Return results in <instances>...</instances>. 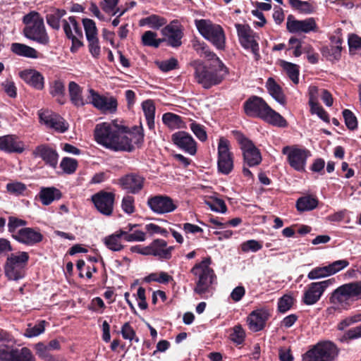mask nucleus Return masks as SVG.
Returning <instances> with one entry per match:
<instances>
[{
  "label": "nucleus",
  "instance_id": "obj_1",
  "mask_svg": "<svg viewBox=\"0 0 361 361\" xmlns=\"http://www.w3.org/2000/svg\"><path fill=\"white\" fill-rule=\"evenodd\" d=\"M123 128L115 121L103 122L96 125L94 130L95 141L103 147L115 152H131L133 143L143 141L144 134L138 130L137 134H124Z\"/></svg>",
  "mask_w": 361,
  "mask_h": 361
},
{
  "label": "nucleus",
  "instance_id": "obj_2",
  "mask_svg": "<svg viewBox=\"0 0 361 361\" xmlns=\"http://www.w3.org/2000/svg\"><path fill=\"white\" fill-rule=\"evenodd\" d=\"M211 61L212 62L209 66L200 60H195L190 63V66L194 70L195 81L205 89L221 83L228 74L227 68L219 58Z\"/></svg>",
  "mask_w": 361,
  "mask_h": 361
},
{
  "label": "nucleus",
  "instance_id": "obj_3",
  "mask_svg": "<svg viewBox=\"0 0 361 361\" xmlns=\"http://www.w3.org/2000/svg\"><path fill=\"white\" fill-rule=\"evenodd\" d=\"M211 262L210 257H205L200 262L196 263L190 270L195 278L194 293L204 298L213 295L214 285L216 284V276L210 267Z\"/></svg>",
  "mask_w": 361,
  "mask_h": 361
},
{
  "label": "nucleus",
  "instance_id": "obj_4",
  "mask_svg": "<svg viewBox=\"0 0 361 361\" xmlns=\"http://www.w3.org/2000/svg\"><path fill=\"white\" fill-rule=\"evenodd\" d=\"M244 111L250 117L259 118L274 126L285 128L286 120L278 112L273 110L267 103L257 96H252L244 103Z\"/></svg>",
  "mask_w": 361,
  "mask_h": 361
},
{
  "label": "nucleus",
  "instance_id": "obj_5",
  "mask_svg": "<svg viewBox=\"0 0 361 361\" xmlns=\"http://www.w3.org/2000/svg\"><path fill=\"white\" fill-rule=\"evenodd\" d=\"M359 299H361V281L345 283L331 293L329 297L331 306L326 309V312L330 314L335 310H348Z\"/></svg>",
  "mask_w": 361,
  "mask_h": 361
},
{
  "label": "nucleus",
  "instance_id": "obj_6",
  "mask_svg": "<svg viewBox=\"0 0 361 361\" xmlns=\"http://www.w3.org/2000/svg\"><path fill=\"white\" fill-rule=\"evenodd\" d=\"M25 25L23 34L25 37L40 44L47 45L49 42V37L46 31L44 20L35 11H31L23 17Z\"/></svg>",
  "mask_w": 361,
  "mask_h": 361
},
{
  "label": "nucleus",
  "instance_id": "obj_7",
  "mask_svg": "<svg viewBox=\"0 0 361 361\" xmlns=\"http://www.w3.org/2000/svg\"><path fill=\"white\" fill-rule=\"evenodd\" d=\"M11 336L0 330V361H36L31 350L26 348L18 349L11 345Z\"/></svg>",
  "mask_w": 361,
  "mask_h": 361
},
{
  "label": "nucleus",
  "instance_id": "obj_8",
  "mask_svg": "<svg viewBox=\"0 0 361 361\" xmlns=\"http://www.w3.org/2000/svg\"><path fill=\"white\" fill-rule=\"evenodd\" d=\"M195 25L200 34L211 42L216 49L223 50L226 44V35L223 27L210 20H195Z\"/></svg>",
  "mask_w": 361,
  "mask_h": 361
},
{
  "label": "nucleus",
  "instance_id": "obj_9",
  "mask_svg": "<svg viewBox=\"0 0 361 361\" xmlns=\"http://www.w3.org/2000/svg\"><path fill=\"white\" fill-rule=\"evenodd\" d=\"M339 353V349L330 341L317 343L302 356V361H334Z\"/></svg>",
  "mask_w": 361,
  "mask_h": 361
},
{
  "label": "nucleus",
  "instance_id": "obj_10",
  "mask_svg": "<svg viewBox=\"0 0 361 361\" xmlns=\"http://www.w3.org/2000/svg\"><path fill=\"white\" fill-rule=\"evenodd\" d=\"M29 259L26 252L11 254L6 259L5 274L9 280L18 281L24 278L25 267Z\"/></svg>",
  "mask_w": 361,
  "mask_h": 361
},
{
  "label": "nucleus",
  "instance_id": "obj_11",
  "mask_svg": "<svg viewBox=\"0 0 361 361\" xmlns=\"http://www.w3.org/2000/svg\"><path fill=\"white\" fill-rule=\"evenodd\" d=\"M232 133L243 152L245 164L250 167L259 165L262 161L259 149L242 133L237 130H234Z\"/></svg>",
  "mask_w": 361,
  "mask_h": 361
},
{
  "label": "nucleus",
  "instance_id": "obj_12",
  "mask_svg": "<svg viewBox=\"0 0 361 361\" xmlns=\"http://www.w3.org/2000/svg\"><path fill=\"white\" fill-rule=\"evenodd\" d=\"M235 27L240 45L245 49H249L253 54L255 60L260 59L258 41L259 36L248 25L236 23Z\"/></svg>",
  "mask_w": 361,
  "mask_h": 361
},
{
  "label": "nucleus",
  "instance_id": "obj_13",
  "mask_svg": "<svg viewBox=\"0 0 361 361\" xmlns=\"http://www.w3.org/2000/svg\"><path fill=\"white\" fill-rule=\"evenodd\" d=\"M282 153L287 157L289 165L295 171H305L307 159L311 156V152L296 145L286 146L282 149Z\"/></svg>",
  "mask_w": 361,
  "mask_h": 361
},
{
  "label": "nucleus",
  "instance_id": "obj_14",
  "mask_svg": "<svg viewBox=\"0 0 361 361\" xmlns=\"http://www.w3.org/2000/svg\"><path fill=\"white\" fill-rule=\"evenodd\" d=\"M217 168L219 172L228 175L233 169V154L231 151V143L221 137L218 141Z\"/></svg>",
  "mask_w": 361,
  "mask_h": 361
},
{
  "label": "nucleus",
  "instance_id": "obj_15",
  "mask_svg": "<svg viewBox=\"0 0 361 361\" xmlns=\"http://www.w3.org/2000/svg\"><path fill=\"white\" fill-rule=\"evenodd\" d=\"M335 282V279L331 278L327 280L310 283L304 291L302 298V302L307 305H314L320 300L326 289L334 285Z\"/></svg>",
  "mask_w": 361,
  "mask_h": 361
},
{
  "label": "nucleus",
  "instance_id": "obj_16",
  "mask_svg": "<svg viewBox=\"0 0 361 361\" xmlns=\"http://www.w3.org/2000/svg\"><path fill=\"white\" fill-rule=\"evenodd\" d=\"M286 29L293 34H308L317 32V24L314 18L298 20L294 16L288 15L286 19Z\"/></svg>",
  "mask_w": 361,
  "mask_h": 361
},
{
  "label": "nucleus",
  "instance_id": "obj_17",
  "mask_svg": "<svg viewBox=\"0 0 361 361\" xmlns=\"http://www.w3.org/2000/svg\"><path fill=\"white\" fill-rule=\"evenodd\" d=\"M87 104H91L98 110L106 113H114L117 109V101L114 97H106L92 88L88 90Z\"/></svg>",
  "mask_w": 361,
  "mask_h": 361
},
{
  "label": "nucleus",
  "instance_id": "obj_18",
  "mask_svg": "<svg viewBox=\"0 0 361 361\" xmlns=\"http://www.w3.org/2000/svg\"><path fill=\"white\" fill-rule=\"evenodd\" d=\"M164 36L162 39L167 42L168 44L172 47H178L182 44V38L183 37V27L178 20H173L164 27L161 30Z\"/></svg>",
  "mask_w": 361,
  "mask_h": 361
},
{
  "label": "nucleus",
  "instance_id": "obj_19",
  "mask_svg": "<svg viewBox=\"0 0 361 361\" xmlns=\"http://www.w3.org/2000/svg\"><path fill=\"white\" fill-rule=\"evenodd\" d=\"M115 194L101 190L92 196V201L97 209L105 216H111L114 209Z\"/></svg>",
  "mask_w": 361,
  "mask_h": 361
},
{
  "label": "nucleus",
  "instance_id": "obj_20",
  "mask_svg": "<svg viewBox=\"0 0 361 361\" xmlns=\"http://www.w3.org/2000/svg\"><path fill=\"white\" fill-rule=\"evenodd\" d=\"M40 122L48 128L63 133L68 130L69 125L61 116L50 111H41L39 112Z\"/></svg>",
  "mask_w": 361,
  "mask_h": 361
},
{
  "label": "nucleus",
  "instance_id": "obj_21",
  "mask_svg": "<svg viewBox=\"0 0 361 361\" xmlns=\"http://www.w3.org/2000/svg\"><path fill=\"white\" fill-rule=\"evenodd\" d=\"M147 205L154 213L159 214L172 212L177 208L173 200L166 195H156L149 197L147 200Z\"/></svg>",
  "mask_w": 361,
  "mask_h": 361
},
{
  "label": "nucleus",
  "instance_id": "obj_22",
  "mask_svg": "<svg viewBox=\"0 0 361 361\" xmlns=\"http://www.w3.org/2000/svg\"><path fill=\"white\" fill-rule=\"evenodd\" d=\"M14 240L25 245L33 246L42 241L43 235L39 228L25 226L19 230Z\"/></svg>",
  "mask_w": 361,
  "mask_h": 361
},
{
  "label": "nucleus",
  "instance_id": "obj_23",
  "mask_svg": "<svg viewBox=\"0 0 361 361\" xmlns=\"http://www.w3.org/2000/svg\"><path fill=\"white\" fill-rule=\"evenodd\" d=\"M173 142L180 149L190 155L197 152V143L193 137L185 131H178L172 135Z\"/></svg>",
  "mask_w": 361,
  "mask_h": 361
},
{
  "label": "nucleus",
  "instance_id": "obj_24",
  "mask_svg": "<svg viewBox=\"0 0 361 361\" xmlns=\"http://www.w3.org/2000/svg\"><path fill=\"white\" fill-rule=\"evenodd\" d=\"M330 45L322 47V54L330 61H338L341 58L343 39L341 35H335L330 37Z\"/></svg>",
  "mask_w": 361,
  "mask_h": 361
},
{
  "label": "nucleus",
  "instance_id": "obj_25",
  "mask_svg": "<svg viewBox=\"0 0 361 361\" xmlns=\"http://www.w3.org/2000/svg\"><path fill=\"white\" fill-rule=\"evenodd\" d=\"M145 178L136 173H129L118 180L121 188L130 193H138L143 188Z\"/></svg>",
  "mask_w": 361,
  "mask_h": 361
},
{
  "label": "nucleus",
  "instance_id": "obj_26",
  "mask_svg": "<svg viewBox=\"0 0 361 361\" xmlns=\"http://www.w3.org/2000/svg\"><path fill=\"white\" fill-rule=\"evenodd\" d=\"M269 318V313L266 310L259 309L251 312L247 318L249 329L253 332L262 331Z\"/></svg>",
  "mask_w": 361,
  "mask_h": 361
},
{
  "label": "nucleus",
  "instance_id": "obj_27",
  "mask_svg": "<svg viewBox=\"0 0 361 361\" xmlns=\"http://www.w3.org/2000/svg\"><path fill=\"white\" fill-rule=\"evenodd\" d=\"M0 149L8 153H22L25 150V144L14 135L0 137Z\"/></svg>",
  "mask_w": 361,
  "mask_h": 361
},
{
  "label": "nucleus",
  "instance_id": "obj_28",
  "mask_svg": "<svg viewBox=\"0 0 361 361\" xmlns=\"http://www.w3.org/2000/svg\"><path fill=\"white\" fill-rule=\"evenodd\" d=\"M33 154L36 157H40L46 164L53 169H56L58 164L59 154L56 150L47 145H39L35 148Z\"/></svg>",
  "mask_w": 361,
  "mask_h": 361
},
{
  "label": "nucleus",
  "instance_id": "obj_29",
  "mask_svg": "<svg viewBox=\"0 0 361 361\" xmlns=\"http://www.w3.org/2000/svg\"><path fill=\"white\" fill-rule=\"evenodd\" d=\"M150 255L158 257L160 259H168L171 257L173 250L172 246L167 247V243L163 239L154 240L149 245Z\"/></svg>",
  "mask_w": 361,
  "mask_h": 361
},
{
  "label": "nucleus",
  "instance_id": "obj_30",
  "mask_svg": "<svg viewBox=\"0 0 361 361\" xmlns=\"http://www.w3.org/2000/svg\"><path fill=\"white\" fill-rule=\"evenodd\" d=\"M19 75L22 80L34 88L39 90L44 88V77L39 72L34 69H26L20 72Z\"/></svg>",
  "mask_w": 361,
  "mask_h": 361
},
{
  "label": "nucleus",
  "instance_id": "obj_31",
  "mask_svg": "<svg viewBox=\"0 0 361 361\" xmlns=\"http://www.w3.org/2000/svg\"><path fill=\"white\" fill-rule=\"evenodd\" d=\"M68 92L70 99L75 106H82L87 104V99L82 96V88L76 82H69Z\"/></svg>",
  "mask_w": 361,
  "mask_h": 361
},
{
  "label": "nucleus",
  "instance_id": "obj_32",
  "mask_svg": "<svg viewBox=\"0 0 361 361\" xmlns=\"http://www.w3.org/2000/svg\"><path fill=\"white\" fill-rule=\"evenodd\" d=\"M319 201L312 195H305L298 198L296 201V208L300 212L312 211L318 205Z\"/></svg>",
  "mask_w": 361,
  "mask_h": 361
},
{
  "label": "nucleus",
  "instance_id": "obj_33",
  "mask_svg": "<svg viewBox=\"0 0 361 361\" xmlns=\"http://www.w3.org/2000/svg\"><path fill=\"white\" fill-rule=\"evenodd\" d=\"M191 44L192 49L200 56L206 58L207 60H213L215 59V58H219L209 49V47L203 41L195 38L191 41Z\"/></svg>",
  "mask_w": 361,
  "mask_h": 361
},
{
  "label": "nucleus",
  "instance_id": "obj_34",
  "mask_svg": "<svg viewBox=\"0 0 361 361\" xmlns=\"http://www.w3.org/2000/svg\"><path fill=\"white\" fill-rule=\"evenodd\" d=\"M63 28L68 38L73 37L75 35L82 37V31L77 23L74 16H71L68 20H63Z\"/></svg>",
  "mask_w": 361,
  "mask_h": 361
},
{
  "label": "nucleus",
  "instance_id": "obj_35",
  "mask_svg": "<svg viewBox=\"0 0 361 361\" xmlns=\"http://www.w3.org/2000/svg\"><path fill=\"white\" fill-rule=\"evenodd\" d=\"M61 197V193L59 190L54 188H44L39 192V198L44 205H49L53 201L59 200Z\"/></svg>",
  "mask_w": 361,
  "mask_h": 361
},
{
  "label": "nucleus",
  "instance_id": "obj_36",
  "mask_svg": "<svg viewBox=\"0 0 361 361\" xmlns=\"http://www.w3.org/2000/svg\"><path fill=\"white\" fill-rule=\"evenodd\" d=\"M11 49L14 54L20 56L30 59L38 57L37 51L34 48L24 44L13 43Z\"/></svg>",
  "mask_w": 361,
  "mask_h": 361
},
{
  "label": "nucleus",
  "instance_id": "obj_37",
  "mask_svg": "<svg viewBox=\"0 0 361 361\" xmlns=\"http://www.w3.org/2000/svg\"><path fill=\"white\" fill-rule=\"evenodd\" d=\"M122 237L120 235V230L116 231L103 239V243L106 247L112 251L118 252L123 248Z\"/></svg>",
  "mask_w": 361,
  "mask_h": 361
},
{
  "label": "nucleus",
  "instance_id": "obj_38",
  "mask_svg": "<svg viewBox=\"0 0 361 361\" xmlns=\"http://www.w3.org/2000/svg\"><path fill=\"white\" fill-rule=\"evenodd\" d=\"M142 108L145 116L147 126L149 129L154 128L155 106L153 101L145 100L142 104Z\"/></svg>",
  "mask_w": 361,
  "mask_h": 361
},
{
  "label": "nucleus",
  "instance_id": "obj_39",
  "mask_svg": "<svg viewBox=\"0 0 361 361\" xmlns=\"http://www.w3.org/2000/svg\"><path fill=\"white\" fill-rule=\"evenodd\" d=\"M267 88L269 94L280 104H285V97L281 87L272 78H269L267 82Z\"/></svg>",
  "mask_w": 361,
  "mask_h": 361
},
{
  "label": "nucleus",
  "instance_id": "obj_40",
  "mask_svg": "<svg viewBox=\"0 0 361 361\" xmlns=\"http://www.w3.org/2000/svg\"><path fill=\"white\" fill-rule=\"evenodd\" d=\"M167 20L157 15H151L147 18H142L140 21V25L141 26L148 25L150 28L158 30L161 27L166 25Z\"/></svg>",
  "mask_w": 361,
  "mask_h": 361
},
{
  "label": "nucleus",
  "instance_id": "obj_41",
  "mask_svg": "<svg viewBox=\"0 0 361 361\" xmlns=\"http://www.w3.org/2000/svg\"><path fill=\"white\" fill-rule=\"evenodd\" d=\"M27 224L25 220L11 216L8 219V231L11 233V237L15 239L16 235L21 228H24Z\"/></svg>",
  "mask_w": 361,
  "mask_h": 361
},
{
  "label": "nucleus",
  "instance_id": "obj_42",
  "mask_svg": "<svg viewBox=\"0 0 361 361\" xmlns=\"http://www.w3.org/2000/svg\"><path fill=\"white\" fill-rule=\"evenodd\" d=\"M64 93L65 86L63 82L61 80L54 81L50 87V94L56 97L58 102L61 104L65 102Z\"/></svg>",
  "mask_w": 361,
  "mask_h": 361
},
{
  "label": "nucleus",
  "instance_id": "obj_43",
  "mask_svg": "<svg viewBox=\"0 0 361 361\" xmlns=\"http://www.w3.org/2000/svg\"><path fill=\"white\" fill-rule=\"evenodd\" d=\"M66 13L65 10L56 9L47 16V24L54 30L60 27V20Z\"/></svg>",
  "mask_w": 361,
  "mask_h": 361
},
{
  "label": "nucleus",
  "instance_id": "obj_44",
  "mask_svg": "<svg viewBox=\"0 0 361 361\" xmlns=\"http://www.w3.org/2000/svg\"><path fill=\"white\" fill-rule=\"evenodd\" d=\"M157 33L152 31H146L142 36V42L145 46L158 47L164 39H157Z\"/></svg>",
  "mask_w": 361,
  "mask_h": 361
},
{
  "label": "nucleus",
  "instance_id": "obj_45",
  "mask_svg": "<svg viewBox=\"0 0 361 361\" xmlns=\"http://www.w3.org/2000/svg\"><path fill=\"white\" fill-rule=\"evenodd\" d=\"M283 68L293 82L298 84L299 82V67L294 63L283 61Z\"/></svg>",
  "mask_w": 361,
  "mask_h": 361
},
{
  "label": "nucleus",
  "instance_id": "obj_46",
  "mask_svg": "<svg viewBox=\"0 0 361 361\" xmlns=\"http://www.w3.org/2000/svg\"><path fill=\"white\" fill-rule=\"evenodd\" d=\"M45 324L46 322L44 320H42L34 326L28 324L24 334L25 336L28 338H32L40 335L45 330Z\"/></svg>",
  "mask_w": 361,
  "mask_h": 361
},
{
  "label": "nucleus",
  "instance_id": "obj_47",
  "mask_svg": "<svg viewBox=\"0 0 361 361\" xmlns=\"http://www.w3.org/2000/svg\"><path fill=\"white\" fill-rule=\"evenodd\" d=\"M82 24L85 32L87 40L97 38V29L95 23L89 18L82 20Z\"/></svg>",
  "mask_w": 361,
  "mask_h": 361
},
{
  "label": "nucleus",
  "instance_id": "obj_48",
  "mask_svg": "<svg viewBox=\"0 0 361 361\" xmlns=\"http://www.w3.org/2000/svg\"><path fill=\"white\" fill-rule=\"evenodd\" d=\"M60 166L64 173L71 174L76 171L78 161L73 158L64 157L60 163Z\"/></svg>",
  "mask_w": 361,
  "mask_h": 361
},
{
  "label": "nucleus",
  "instance_id": "obj_49",
  "mask_svg": "<svg viewBox=\"0 0 361 361\" xmlns=\"http://www.w3.org/2000/svg\"><path fill=\"white\" fill-rule=\"evenodd\" d=\"M330 273L327 265L324 267H317L312 269L307 274L310 280H316L330 276Z\"/></svg>",
  "mask_w": 361,
  "mask_h": 361
},
{
  "label": "nucleus",
  "instance_id": "obj_50",
  "mask_svg": "<svg viewBox=\"0 0 361 361\" xmlns=\"http://www.w3.org/2000/svg\"><path fill=\"white\" fill-rule=\"evenodd\" d=\"M206 204L214 212L225 213L226 205L224 200L219 198H210L205 201Z\"/></svg>",
  "mask_w": 361,
  "mask_h": 361
},
{
  "label": "nucleus",
  "instance_id": "obj_51",
  "mask_svg": "<svg viewBox=\"0 0 361 361\" xmlns=\"http://www.w3.org/2000/svg\"><path fill=\"white\" fill-rule=\"evenodd\" d=\"M163 123L170 128H179L181 118L172 113H166L162 116Z\"/></svg>",
  "mask_w": 361,
  "mask_h": 361
},
{
  "label": "nucleus",
  "instance_id": "obj_52",
  "mask_svg": "<svg viewBox=\"0 0 361 361\" xmlns=\"http://www.w3.org/2000/svg\"><path fill=\"white\" fill-rule=\"evenodd\" d=\"M231 340L235 343L242 344L245 338V332L240 325H236L233 328V332L230 335Z\"/></svg>",
  "mask_w": 361,
  "mask_h": 361
},
{
  "label": "nucleus",
  "instance_id": "obj_53",
  "mask_svg": "<svg viewBox=\"0 0 361 361\" xmlns=\"http://www.w3.org/2000/svg\"><path fill=\"white\" fill-rule=\"evenodd\" d=\"M26 190V185L18 181L8 183L6 185V190L8 193L13 195H20Z\"/></svg>",
  "mask_w": 361,
  "mask_h": 361
},
{
  "label": "nucleus",
  "instance_id": "obj_54",
  "mask_svg": "<svg viewBox=\"0 0 361 361\" xmlns=\"http://www.w3.org/2000/svg\"><path fill=\"white\" fill-rule=\"evenodd\" d=\"M349 265V262L347 259H339L327 265L330 275H334L338 272L342 271Z\"/></svg>",
  "mask_w": 361,
  "mask_h": 361
},
{
  "label": "nucleus",
  "instance_id": "obj_55",
  "mask_svg": "<svg viewBox=\"0 0 361 361\" xmlns=\"http://www.w3.org/2000/svg\"><path fill=\"white\" fill-rule=\"evenodd\" d=\"M262 248V244L256 240H249L241 244V250L244 252H257Z\"/></svg>",
  "mask_w": 361,
  "mask_h": 361
},
{
  "label": "nucleus",
  "instance_id": "obj_56",
  "mask_svg": "<svg viewBox=\"0 0 361 361\" xmlns=\"http://www.w3.org/2000/svg\"><path fill=\"white\" fill-rule=\"evenodd\" d=\"M293 305V298L288 295L282 296L278 302V309L281 312L288 311Z\"/></svg>",
  "mask_w": 361,
  "mask_h": 361
},
{
  "label": "nucleus",
  "instance_id": "obj_57",
  "mask_svg": "<svg viewBox=\"0 0 361 361\" xmlns=\"http://www.w3.org/2000/svg\"><path fill=\"white\" fill-rule=\"evenodd\" d=\"M343 116L345 120L346 126L350 129L354 130L357 127V118L354 114L349 109H345L343 111Z\"/></svg>",
  "mask_w": 361,
  "mask_h": 361
},
{
  "label": "nucleus",
  "instance_id": "obj_58",
  "mask_svg": "<svg viewBox=\"0 0 361 361\" xmlns=\"http://www.w3.org/2000/svg\"><path fill=\"white\" fill-rule=\"evenodd\" d=\"M190 130L202 142H204L207 139V135L204 127L199 123L192 122L190 124Z\"/></svg>",
  "mask_w": 361,
  "mask_h": 361
},
{
  "label": "nucleus",
  "instance_id": "obj_59",
  "mask_svg": "<svg viewBox=\"0 0 361 361\" xmlns=\"http://www.w3.org/2000/svg\"><path fill=\"white\" fill-rule=\"evenodd\" d=\"M310 111L312 114H317L322 120L329 123V117L327 112L321 106L318 102L310 104Z\"/></svg>",
  "mask_w": 361,
  "mask_h": 361
},
{
  "label": "nucleus",
  "instance_id": "obj_60",
  "mask_svg": "<svg viewBox=\"0 0 361 361\" xmlns=\"http://www.w3.org/2000/svg\"><path fill=\"white\" fill-rule=\"evenodd\" d=\"M121 334L124 339L132 341L135 339L136 342L139 341L137 338H135V331L128 322H126L121 327Z\"/></svg>",
  "mask_w": 361,
  "mask_h": 361
},
{
  "label": "nucleus",
  "instance_id": "obj_61",
  "mask_svg": "<svg viewBox=\"0 0 361 361\" xmlns=\"http://www.w3.org/2000/svg\"><path fill=\"white\" fill-rule=\"evenodd\" d=\"M87 42L89 51L91 55L95 59L99 58L100 56L101 48L98 37L94 39H87Z\"/></svg>",
  "mask_w": 361,
  "mask_h": 361
},
{
  "label": "nucleus",
  "instance_id": "obj_62",
  "mask_svg": "<svg viewBox=\"0 0 361 361\" xmlns=\"http://www.w3.org/2000/svg\"><path fill=\"white\" fill-rule=\"evenodd\" d=\"M105 308L106 305L99 297L94 298L89 306V310L99 314L103 313Z\"/></svg>",
  "mask_w": 361,
  "mask_h": 361
},
{
  "label": "nucleus",
  "instance_id": "obj_63",
  "mask_svg": "<svg viewBox=\"0 0 361 361\" xmlns=\"http://www.w3.org/2000/svg\"><path fill=\"white\" fill-rule=\"evenodd\" d=\"M121 207L126 214H133L135 212L134 198L129 195L124 197L122 200Z\"/></svg>",
  "mask_w": 361,
  "mask_h": 361
},
{
  "label": "nucleus",
  "instance_id": "obj_64",
  "mask_svg": "<svg viewBox=\"0 0 361 361\" xmlns=\"http://www.w3.org/2000/svg\"><path fill=\"white\" fill-rule=\"evenodd\" d=\"M178 61L175 58H171L168 60L158 63L159 68L164 72L176 69L178 67Z\"/></svg>",
  "mask_w": 361,
  "mask_h": 361
}]
</instances>
